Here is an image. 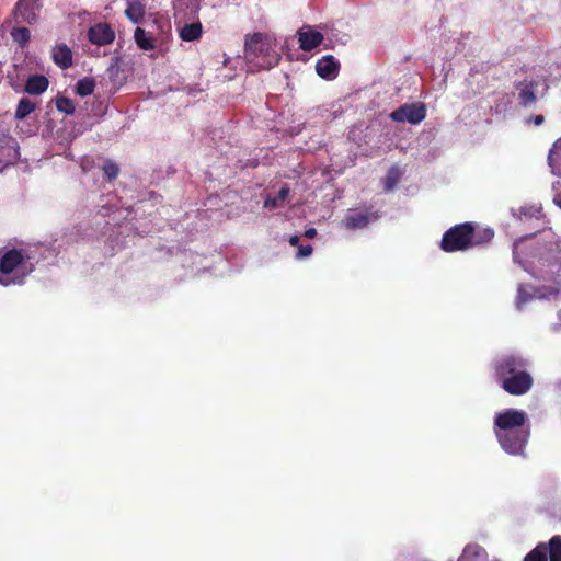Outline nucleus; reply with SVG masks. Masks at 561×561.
I'll list each match as a JSON object with an SVG mask.
<instances>
[{
    "mask_svg": "<svg viewBox=\"0 0 561 561\" xmlns=\"http://www.w3.org/2000/svg\"><path fill=\"white\" fill-rule=\"evenodd\" d=\"M493 431L502 449L513 456H523L530 437L527 413L505 409L494 416Z\"/></svg>",
    "mask_w": 561,
    "mask_h": 561,
    "instance_id": "nucleus-1",
    "label": "nucleus"
},
{
    "mask_svg": "<svg viewBox=\"0 0 561 561\" xmlns=\"http://www.w3.org/2000/svg\"><path fill=\"white\" fill-rule=\"evenodd\" d=\"M493 371L496 382L511 396H524L534 385L529 373V363L519 355L506 354L493 362Z\"/></svg>",
    "mask_w": 561,
    "mask_h": 561,
    "instance_id": "nucleus-2",
    "label": "nucleus"
},
{
    "mask_svg": "<svg viewBox=\"0 0 561 561\" xmlns=\"http://www.w3.org/2000/svg\"><path fill=\"white\" fill-rule=\"evenodd\" d=\"M26 251L16 248L0 249V284L21 285L34 270Z\"/></svg>",
    "mask_w": 561,
    "mask_h": 561,
    "instance_id": "nucleus-3",
    "label": "nucleus"
},
{
    "mask_svg": "<svg viewBox=\"0 0 561 561\" xmlns=\"http://www.w3.org/2000/svg\"><path fill=\"white\" fill-rule=\"evenodd\" d=\"M244 55L249 62L260 69H271L280 60V55L274 49L273 39L260 32L247 35Z\"/></svg>",
    "mask_w": 561,
    "mask_h": 561,
    "instance_id": "nucleus-4",
    "label": "nucleus"
},
{
    "mask_svg": "<svg viewBox=\"0 0 561 561\" xmlns=\"http://www.w3.org/2000/svg\"><path fill=\"white\" fill-rule=\"evenodd\" d=\"M472 233L473 222L455 225L443 234L440 249L447 253L466 251L471 248Z\"/></svg>",
    "mask_w": 561,
    "mask_h": 561,
    "instance_id": "nucleus-5",
    "label": "nucleus"
},
{
    "mask_svg": "<svg viewBox=\"0 0 561 561\" xmlns=\"http://www.w3.org/2000/svg\"><path fill=\"white\" fill-rule=\"evenodd\" d=\"M427 114L426 105L422 102L407 103L390 113V118L397 123L420 124Z\"/></svg>",
    "mask_w": 561,
    "mask_h": 561,
    "instance_id": "nucleus-6",
    "label": "nucleus"
},
{
    "mask_svg": "<svg viewBox=\"0 0 561 561\" xmlns=\"http://www.w3.org/2000/svg\"><path fill=\"white\" fill-rule=\"evenodd\" d=\"M41 9L39 0H19L13 9V15L16 22L32 25L36 23Z\"/></svg>",
    "mask_w": 561,
    "mask_h": 561,
    "instance_id": "nucleus-7",
    "label": "nucleus"
},
{
    "mask_svg": "<svg viewBox=\"0 0 561 561\" xmlns=\"http://www.w3.org/2000/svg\"><path fill=\"white\" fill-rule=\"evenodd\" d=\"M379 215L377 213L366 210H353L350 209L348 213L343 218V225L348 230L363 229L368 226L369 222L377 220Z\"/></svg>",
    "mask_w": 561,
    "mask_h": 561,
    "instance_id": "nucleus-8",
    "label": "nucleus"
},
{
    "mask_svg": "<svg viewBox=\"0 0 561 561\" xmlns=\"http://www.w3.org/2000/svg\"><path fill=\"white\" fill-rule=\"evenodd\" d=\"M88 39L98 46L108 45L115 39V32L108 23H96L89 27Z\"/></svg>",
    "mask_w": 561,
    "mask_h": 561,
    "instance_id": "nucleus-9",
    "label": "nucleus"
},
{
    "mask_svg": "<svg viewBox=\"0 0 561 561\" xmlns=\"http://www.w3.org/2000/svg\"><path fill=\"white\" fill-rule=\"evenodd\" d=\"M542 260L543 264L550 267L552 273L557 274L559 278L558 284H561V238L549 242Z\"/></svg>",
    "mask_w": 561,
    "mask_h": 561,
    "instance_id": "nucleus-10",
    "label": "nucleus"
},
{
    "mask_svg": "<svg viewBox=\"0 0 561 561\" xmlns=\"http://www.w3.org/2000/svg\"><path fill=\"white\" fill-rule=\"evenodd\" d=\"M340 69L339 61L332 56L327 55L320 58L316 65V71L319 77L325 80L336 78Z\"/></svg>",
    "mask_w": 561,
    "mask_h": 561,
    "instance_id": "nucleus-11",
    "label": "nucleus"
},
{
    "mask_svg": "<svg viewBox=\"0 0 561 561\" xmlns=\"http://www.w3.org/2000/svg\"><path fill=\"white\" fill-rule=\"evenodd\" d=\"M51 58L54 64L62 70L69 69L73 64L72 50L65 43H58L53 47Z\"/></svg>",
    "mask_w": 561,
    "mask_h": 561,
    "instance_id": "nucleus-12",
    "label": "nucleus"
},
{
    "mask_svg": "<svg viewBox=\"0 0 561 561\" xmlns=\"http://www.w3.org/2000/svg\"><path fill=\"white\" fill-rule=\"evenodd\" d=\"M323 39L324 36L322 33L312 31L310 27L307 30L302 28L298 32L299 46L305 51H310L320 46Z\"/></svg>",
    "mask_w": 561,
    "mask_h": 561,
    "instance_id": "nucleus-13",
    "label": "nucleus"
},
{
    "mask_svg": "<svg viewBox=\"0 0 561 561\" xmlns=\"http://www.w3.org/2000/svg\"><path fill=\"white\" fill-rule=\"evenodd\" d=\"M537 83L535 81H522L518 83L517 88L519 90L518 99L520 105L524 107L530 106L536 102L537 98L535 94V89Z\"/></svg>",
    "mask_w": 561,
    "mask_h": 561,
    "instance_id": "nucleus-14",
    "label": "nucleus"
},
{
    "mask_svg": "<svg viewBox=\"0 0 561 561\" xmlns=\"http://www.w3.org/2000/svg\"><path fill=\"white\" fill-rule=\"evenodd\" d=\"M49 85L48 79L43 75H33L27 78L24 90L32 95L44 93Z\"/></svg>",
    "mask_w": 561,
    "mask_h": 561,
    "instance_id": "nucleus-15",
    "label": "nucleus"
},
{
    "mask_svg": "<svg viewBox=\"0 0 561 561\" xmlns=\"http://www.w3.org/2000/svg\"><path fill=\"white\" fill-rule=\"evenodd\" d=\"M471 248L485 245L491 242L494 237V231L490 228H479L473 224V233H472Z\"/></svg>",
    "mask_w": 561,
    "mask_h": 561,
    "instance_id": "nucleus-16",
    "label": "nucleus"
},
{
    "mask_svg": "<svg viewBox=\"0 0 561 561\" xmlns=\"http://www.w3.org/2000/svg\"><path fill=\"white\" fill-rule=\"evenodd\" d=\"M146 13L145 5L140 1H131L128 3L125 15L133 22V23H140L144 20Z\"/></svg>",
    "mask_w": 561,
    "mask_h": 561,
    "instance_id": "nucleus-17",
    "label": "nucleus"
},
{
    "mask_svg": "<svg viewBox=\"0 0 561 561\" xmlns=\"http://www.w3.org/2000/svg\"><path fill=\"white\" fill-rule=\"evenodd\" d=\"M202 36V24L199 22L185 24L181 32L180 37L185 42H193Z\"/></svg>",
    "mask_w": 561,
    "mask_h": 561,
    "instance_id": "nucleus-18",
    "label": "nucleus"
},
{
    "mask_svg": "<svg viewBox=\"0 0 561 561\" xmlns=\"http://www.w3.org/2000/svg\"><path fill=\"white\" fill-rule=\"evenodd\" d=\"M134 38L138 47L144 50H151L154 48V39L141 27H137L135 30Z\"/></svg>",
    "mask_w": 561,
    "mask_h": 561,
    "instance_id": "nucleus-19",
    "label": "nucleus"
},
{
    "mask_svg": "<svg viewBox=\"0 0 561 561\" xmlns=\"http://www.w3.org/2000/svg\"><path fill=\"white\" fill-rule=\"evenodd\" d=\"M11 38L14 43H16L21 48L27 46L31 39V32L25 26L13 27L10 32Z\"/></svg>",
    "mask_w": 561,
    "mask_h": 561,
    "instance_id": "nucleus-20",
    "label": "nucleus"
},
{
    "mask_svg": "<svg viewBox=\"0 0 561 561\" xmlns=\"http://www.w3.org/2000/svg\"><path fill=\"white\" fill-rule=\"evenodd\" d=\"M35 110V103L27 98H22L16 106L14 117L16 119H24Z\"/></svg>",
    "mask_w": 561,
    "mask_h": 561,
    "instance_id": "nucleus-21",
    "label": "nucleus"
},
{
    "mask_svg": "<svg viewBox=\"0 0 561 561\" xmlns=\"http://www.w3.org/2000/svg\"><path fill=\"white\" fill-rule=\"evenodd\" d=\"M549 561H561V536H553L547 546Z\"/></svg>",
    "mask_w": 561,
    "mask_h": 561,
    "instance_id": "nucleus-22",
    "label": "nucleus"
},
{
    "mask_svg": "<svg viewBox=\"0 0 561 561\" xmlns=\"http://www.w3.org/2000/svg\"><path fill=\"white\" fill-rule=\"evenodd\" d=\"M95 82L92 78L80 79L76 84V93L82 98L91 95L94 92Z\"/></svg>",
    "mask_w": 561,
    "mask_h": 561,
    "instance_id": "nucleus-23",
    "label": "nucleus"
},
{
    "mask_svg": "<svg viewBox=\"0 0 561 561\" xmlns=\"http://www.w3.org/2000/svg\"><path fill=\"white\" fill-rule=\"evenodd\" d=\"M524 561H548L547 546L539 543L525 556Z\"/></svg>",
    "mask_w": 561,
    "mask_h": 561,
    "instance_id": "nucleus-24",
    "label": "nucleus"
},
{
    "mask_svg": "<svg viewBox=\"0 0 561 561\" xmlns=\"http://www.w3.org/2000/svg\"><path fill=\"white\" fill-rule=\"evenodd\" d=\"M55 104H56V108L61 113H65V114H73L75 113V110H76L75 103L71 99H69L67 96H62V95L57 96Z\"/></svg>",
    "mask_w": 561,
    "mask_h": 561,
    "instance_id": "nucleus-25",
    "label": "nucleus"
},
{
    "mask_svg": "<svg viewBox=\"0 0 561 561\" xmlns=\"http://www.w3.org/2000/svg\"><path fill=\"white\" fill-rule=\"evenodd\" d=\"M102 170H103L104 176L107 179V181L115 180L119 174L118 164L110 159L104 161V163L102 165Z\"/></svg>",
    "mask_w": 561,
    "mask_h": 561,
    "instance_id": "nucleus-26",
    "label": "nucleus"
},
{
    "mask_svg": "<svg viewBox=\"0 0 561 561\" xmlns=\"http://www.w3.org/2000/svg\"><path fill=\"white\" fill-rule=\"evenodd\" d=\"M482 553H484V551L480 547H478V546H474V547L468 546L463 550V553L459 558L458 561H474L473 559L480 558V556Z\"/></svg>",
    "mask_w": 561,
    "mask_h": 561,
    "instance_id": "nucleus-27",
    "label": "nucleus"
},
{
    "mask_svg": "<svg viewBox=\"0 0 561 561\" xmlns=\"http://www.w3.org/2000/svg\"><path fill=\"white\" fill-rule=\"evenodd\" d=\"M400 180V173L397 168H391L385 179V190L392 191Z\"/></svg>",
    "mask_w": 561,
    "mask_h": 561,
    "instance_id": "nucleus-28",
    "label": "nucleus"
},
{
    "mask_svg": "<svg viewBox=\"0 0 561 561\" xmlns=\"http://www.w3.org/2000/svg\"><path fill=\"white\" fill-rule=\"evenodd\" d=\"M313 248L310 244L299 245L296 259H304L312 254Z\"/></svg>",
    "mask_w": 561,
    "mask_h": 561,
    "instance_id": "nucleus-29",
    "label": "nucleus"
},
{
    "mask_svg": "<svg viewBox=\"0 0 561 561\" xmlns=\"http://www.w3.org/2000/svg\"><path fill=\"white\" fill-rule=\"evenodd\" d=\"M289 187L288 186H283L278 193H277V196H275V198H277V201L282 204L286 201V198L288 197L289 195Z\"/></svg>",
    "mask_w": 561,
    "mask_h": 561,
    "instance_id": "nucleus-30",
    "label": "nucleus"
},
{
    "mask_svg": "<svg viewBox=\"0 0 561 561\" xmlns=\"http://www.w3.org/2000/svg\"><path fill=\"white\" fill-rule=\"evenodd\" d=\"M280 205V203L277 201V198L268 196L264 202L265 208H277Z\"/></svg>",
    "mask_w": 561,
    "mask_h": 561,
    "instance_id": "nucleus-31",
    "label": "nucleus"
},
{
    "mask_svg": "<svg viewBox=\"0 0 561 561\" xmlns=\"http://www.w3.org/2000/svg\"><path fill=\"white\" fill-rule=\"evenodd\" d=\"M529 122H533L535 125L539 126L545 122L543 115H533L528 119Z\"/></svg>",
    "mask_w": 561,
    "mask_h": 561,
    "instance_id": "nucleus-32",
    "label": "nucleus"
},
{
    "mask_svg": "<svg viewBox=\"0 0 561 561\" xmlns=\"http://www.w3.org/2000/svg\"><path fill=\"white\" fill-rule=\"evenodd\" d=\"M317 236V230L314 228H309L305 231V237L308 239H312Z\"/></svg>",
    "mask_w": 561,
    "mask_h": 561,
    "instance_id": "nucleus-33",
    "label": "nucleus"
},
{
    "mask_svg": "<svg viewBox=\"0 0 561 561\" xmlns=\"http://www.w3.org/2000/svg\"><path fill=\"white\" fill-rule=\"evenodd\" d=\"M300 238L298 236H291L289 238V243L293 247H299Z\"/></svg>",
    "mask_w": 561,
    "mask_h": 561,
    "instance_id": "nucleus-34",
    "label": "nucleus"
},
{
    "mask_svg": "<svg viewBox=\"0 0 561 561\" xmlns=\"http://www.w3.org/2000/svg\"><path fill=\"white\" fill-rule=\"evenodd\" d=\"M556 152H554V148H551L550 151H549V156H548V161H549V164L550 165H553V157H554Z\"/></svg>",
    "mask_w": 561,
    "mask_h": 561,
    "instance_id": "nucleus-35",
    "label": "nucleus"
},
{
    "mask_svg": "<svg viewBox=\"0 0 561 561\" xmlns=\"http://www.w3.org/2000/svg\"><path fill=\"white\" fill-rule=\"evenodd\" d=\"M553 203L561 208V193H557L553 197Z\"/></svg>",
    "mask_w": 561,
    "mask_h": 561,
    "instance_id": "nucleus-36",
    "label": "nucleus"
}]
</instances>
